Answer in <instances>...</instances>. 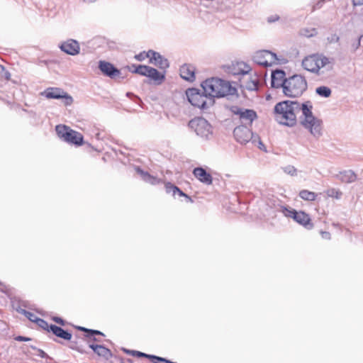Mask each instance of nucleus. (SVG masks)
<instances>
[{
    "mask_svg": "<svg viewBox=\"0 0 363 363\" xmlns=\"http://www.w3.org/2000/svg\"><path fill=\"white\" fill-rule=\"evenodd\" d=\"M313 105L310 101L300 104L298 101L285 100L277 103L274 108L279 123L294 127L297 123V114L301 112L300 123L311 135L319 138L322 135V121L313 116Z\"/></svg>",
    "mask_w": 363,
    "mask_h": 363,
    "instance_id": "obj_1",
    "label": "nucleus"
},
{
    "mask_svg": "<svg viewBox=\"0 0 363 363\" xmlns=\"http://www.w3.org/2000/svg\"><path fill=\"white\" fill-rule=\"evenodd\" d=\"M333 65V58H329L323 54L319 53L308 55L302 60L303 69L318 76H321L324 74V70H321V68H325L327 71H332Z\"/></svg>",
    "mask_w": 363,
    "mask_h": 363,
    "instance_id": "obj_2",
    "label": "nucleus"
},
{
    "mask_svg": "<svg viewBox=\"0 0 363 363\" xmlns=\"http://www.w3.org/2000/svg\"><path fill=\"white\" fill-rule=\"evenodd\" d=\"M307 88L306 78L301 74H294L287 78L282 92L285 96L298 98L307 90Z\"/></svg>",
    "mask_w": 363,
    "mask_h": 363,
    "instance_id": "obj_3",
    "label": "nucleus"
},
{
    "mask_svg": "<svg viewBox=\"0 0 363 363\" xmlns=\"http://www.w3.org/2000/svg\"><path fill=\"white\" fill-rule=\"evenodd\" d=\"M188 101L194 107H197L203 112L207 111L215 104V99L209 98L201 89L189 88L186 90Z\"/></svg>",
    "mask_w": 363,
    "mask_h": 363,
    "instance_id": "obj_4",
    "label": "nucleus"
},
{
    "mask_svg": "<svg viewBox=\"0 0 363 363\" xmlns=\"http://www.w3.org/2000/svg\"><path fill=\"white\" fill-rule=\"evenodd\" d=\"M188 127L201 140H211L213 138V128L211 124L203 117H195L188 123Z\"/></svg>",
    "mask_w": 363,
    "mask_h": 363,
    "instance_id": "obj_5",
    "label": "nucleus"
},
{
    "mask_svg": "<svg viewBox=\"0 0 363 363\" xmlns=\"http://www.w3.org/2000/svg\"><path fill=\"white\" fill-rule=\"evenodd\" d=\"M55 131L57 136L68 144L77 147L84 144V136L82 133L72 130L66 125L60 124L56 125Z\"/></svg>",
    "mask_w": 363,
    "mask_h": 363,
    "instance_id": "obj_6",
    "label": "nucleus"
},
{
    "mask_svg": "<svg viewBox=\"0 0 363 363\" xmlns=\"http://www.w3.org/2000/svg\"><path fill=\"white\" fill-rule=\"evenodd\" d=\"M281 212L286 217L291 218L299 225L303 226L307 230H311L313 228V223L311 222L310 216L304 211L291 208L287 206H281Z\"/></svg>",
    "mask_w": 363,
    "mask_h": 363,
    "instance_id": "obj_7",
    "label": "nucleus"
},
{
    "mask_svg": "<svg viewBox=\"0 0 363 363\" xmlns=\"http://www.w3.org/2000/svg\"><path fill=\"white\" fill-rule=\"evenodd\" d=\"M253 61L263 67H270L279 61L276 53L267 50L257 51L253 55Z\"/></svg>",
    "mask_w": 363,
    "mask_h": 363,
    "instance_id": "obj_8",
    "label": "nucleus"
},
{
    "mask_svg": "<svg viewBox=\"0 0 363 363\" xmlns=\"http://www.w3.org/2000/svg\"><path fill=\"white\" fill-rule=\"evenodd\" d=\"M47 99H62L65 106H70L73 103V98L62 89L58 87H48L41 93Z\"/></svg>",
    "mask_w": 363,
    "mask_h": 363,
    "instance_id": "obj_9",
    "label": "nucleus"
},
{
    "mask_svg": "<svg viewBox=\"0 0 363 363\" xmlns=\"http://www.w3.org/2000/svg\"><path fill=\"white\" fill-rule=\"evenodd\" d=\"M136 71L138 74L148 77L150 80H152L156 85L161 84L165 79V72H160L157 69L146 66H140Z\"/></svg>",
    "mask_w": 363,
    "mask_h": 363,
    "instance_id": "obj_10",
    "label": "nucleus"
},
{
    "mask_svg": "<svg viewBox=\"0 0 363 363\" xmlns=\"http://www.w3.org/2000/svg\"><path fill=\"white\" fill-rule=\"evenodd\" d=\"M231 111L235 114L239 116V118L243 125H251L252 122L257 119V114L256 111L252 109L242 108L237 106L231 107Z\"/></svg>",
    "mask_w": 363,
    "mask_h": 363,
    "instance_id": "obj_11",
    "label": "nucleus"
},
{
    "mask_svg": "<svg viewBox=\"0 0 363 363\" xmlns=\"http://www.w3.org/2000/svg\"><path fill=\"white\" fill-rule=\"evenodd\" d=\"M99 69L101 72V73L111 79H116V77H118L121 80L124 79V77H121V72L119 69L115 67L112 63L100 60L99 62Z\"/></svg>",
    "mask_w": 363,
    "mask_h": 363,
    "instance_id": "obj_12",
    "label": "nucleus"
},
{
    "mask_svg": "<svg viewBox=\"0 0 363 363\" xmlns=\"http://www.w3.org/2000/svg\"><path fill=\"white\" fill-rule=\"evenodd\" d=\"M219 83H221L219 78L212 77L207 79L201 83V90L205 92L208 97L215 99V98L218 97L217 91L218 90Z\"/></svg>",
    "mask_w": 363,
    "mask_h": 363,
    "instance_id": "obj_13",
    "label": "nucleus"
},
{
    "mask_svg": "<svg viewBox=\"0 0 363 363\" xmlns=\"http://www.w3.org/2000/svg\"><path fill=\"white\" fill-rule=\"evenodd\" d=\"M233 135L238 143L246 144L252 138V132L246 125H241L234 129Z\"/></svg>",
    "mask_w": 363,
    "mask_h": 363,
    "instance_id": "obj_14",
    "label": "nucleus"
},
{
    "mask_svg": "<svg viewBox=\"0 0 363 363\" xmlns=\"http://www.w3.org/2000/svg\"><path fill=\"white\" fill-rule=\"evenodd\" d=\"M286 72L281 69H277L272 72L271 86L274 89L281 88L282 91L286 82Z\"/></svg>",
    "mask_w": 363,
    "mask_h": 363,
    "instance_id": "obj_15",
    "label": "nucleus"
},
{
    "mask_svg": "<svg viewBox=\"0 0 363 363\" xmlns=\"http://www.w3.org/2000/svg\"><path fill=\"white\" fill-rule=\"evenodd\" d=\"M59 48L65 53L72 56L78 55L80 52L79 43L74 39H68L61 43Z\"/></svg>",
    "mask_w": 363,
    "mask_h": 363,
    "instance_id": "obj_16",
    "label": "nucleus"
},
{
    "mask_svg": "<svg viewBox=\"0 0 363 363\" xmlns=\"http://www.w3.org/2000/svg\"><path fill=\"white\" fill-rule=\"evenodd\" d=\"M149 53H151V57L149 60L150 63L153 64L165 72L166 69L169 67L168 60L153 50H149Z\"/></svg>",
    "mask_w": 363,
    "mask_h": 363,
    "instance_id": "obj_17",
    "label": "nucleus"
},
{
    "mask_svg": "<svg viewBox=\"0 0 363 363\" xmlns=\"http://www.w3.org/2000/svg\"><path fill=\"white\" fill-rule=\"evenodd\" d=\"M221 83H219L218 90L217 91L218 97H224L227 96H233L237 94L236 88L232 86V85L227 81L220 79Z\"/></svg>",
    "mask_w": 363,
    "mask_h": 363,
    "instance_id": "obj_18",
    "label": "nucleus"
},
{
    "mask_svg": "<svg viewBox=\"0 0 363 363\" xmlns=\"http://www.w3.org/2000/svg\"><path fill=\"white\" fill-rule=\"evenodd\" d=\"M193 174L196 179L205 184L209 185L213 182V177L211 174L207 172V171L201 167L194 168Z\"/></svg>",
    "mask_w": 363,
    "mask_h": 363,
    "instance_id": "obj_19",
    "label": "nucleus"
},
{
    "mask_svg": "<svg viewBox=\"0 0 363 363\" xmlns=\"http://www.w3.org/2000/svg\"><path fill=\"white\" fill-rule=\"evenodd\" d=\"M86 337L84 335V337H81L78 335H75L74 340H69V347L73 350H76L79 352L81 354L87 353V351L86 350V347L83 344L84 342H86Z\"/></svg>",
    "mask_w": 363,
    "mask_h": 363,
    "instance_id": "obj_20",
    "label": "nucleus"
},
{
    "mask_svg": "<svg viewBox=\"0 0 363 363\" xmlns=\"http://www.w3.org/2000/svg\"><path fill=\"white\" fill-rule=\"evenodd\" d=\"M195 67L190 64H184L179 69L180 76L182 79L188 82L195 80Z\"/></svg>",
    "mask_w": 363,
    "mask_h": 363,
    "instance_id": "obj_21",
    "label": "nucleus"
},
{
    "mask_svg": "<svg viewBox=\"0 0 363 363\" xmlns=\"http://www.w3.org/2000/svg\"><path fill=\"white\" fill-rule=\"evenodd\" d=\"M333 177L343 183H352L357 179V174L351 169L340 172Z\"/></svg>",
    "mask_w": 363,
    "mask_h": 363,
    "instance_id": "obj_22",
    "label": "nucleus"
},
{
    "mask_svg": "<svg viewBox=\"0 0 363 363\" xmlns=\"http://www.w3.org/2000/svg\"><path fill=\"white\" fill-rule=\"evenodd\" d=\"M50 330L57 337L67 341L72 340V334L68 330L63 329L62 327L50 324Z\"/></svg>",
    "mask_w": 363,
    "mask_h": 363,
    "instance_id": "obj_23",
    "label": "nucleus"
},
{
    "mask_svg": "<svg viewBox=\"0 0 363 363\" xmlns=\"http://www.w3.org/2000/svg\"><path fill=\"white\" fill-rule=\"evenodd\" d=\"M240 82V86L249 91H256L258 89L259 82L257 76H254V78L251 76L246 79L243 77Z\"/></svg>",
    "mask_w": 363,
    "mask_h": 363,
    "instance_id": "obj_24",
    "label": "nucleus"
},
{
    "mask_svg": "<svg viewBox=\"0 0 363 363\" xmlns=\"http://www.w3.org/2000/svg\"><path fill=\"white\" fill-rule=\"evenodd\" d=\"M136 172L141 176L142 179L147 183L155 185L160 182V179L156 177L150 175L147 172H145L140 167H136Z\"/></svg>",
    "mask_w": 363,
    "mask_h": 363,
    "instance_id": "obj_25",
    "label": "nucleus"
},
{
    "mask_svg": "<svg viewBox=\"0 0 363 363\" xmlns=\"http://www.w3.org/2000/svg\"><path fill=\"white\" fill-rule=\"evenodd\" d=\"M165 189L167 193L170 194L172 193L173 196H176L178 195L179 196H184L186 194L181 190L178 186L172 184L171 182H167L165 184Z\"/></svg>",
    "mask_w": 363,
    "mask_h": 363,
    "instance_id": "obj_26",
    "label": "nucleus"
},
{
    "mask_svg": "<svg viewBox=\"0 0 363 363\" xmlns=\"http://www.w3.org/2000/svg\"><path fill=\"white\" fill-rule=\"evenodd\" d=\"M298 195L303 200L308 201H315L317 197V194L315 192L306 189L301 190Z\"/></svg>",
    "mask_w": 363,
    "mask_h": 363,
    "instance_id": "obj_27",
    "label": "nucleus"
},
{
    "mask_svg": "<svg viewBox=\"0 0 363 363\" xmlns=\"http://www.w3.org/2000/svg\"><path fill=\"white\" fill-rule=\"evenodd\" d=\"M251 71V68L249 65L244 62H240L238 64V69L234 72L235 75H242L245 77V75L248 74V73Z\"/></svg>",
    "mask_w": 363,
    "mask_h": 363,
    "instance_id": "obj_28",
    "label": "nucleus"
},
{
    "mask_svg": "<svg viewBox=\"0 0 363 363\" xmlns=\"http://www.w3.org/2000/svg\"><path fill=\"white\" fill-rule=\"evenodd\" d=\"M96 354L106 359H109L113 356L111 351L102 345H99V350Z\"/></svg>",
    "mask_w": 363,
    "mask_h": 363,
    "instance_id": "obj_29",
    "label": "nucleus"
},
{
    "mask_svg": "<svg viewBox=\"0 0 363 363\" xmlns=\"http://www.w3.org/2000/svg\"><path fill=\"white\" fill-rule=\"evenodd\" d=\"M315 93L320 96L328 98L331 96L332 91L328 86H320L315 89Z\"/></svg>",
    "mask_w": 363,
    "mask_h": 363,
    "instance_id": "obj_30",
    "label": "nucleus"
},
{
    "mask_svg": "<svg viewBox=\"0 0 363 363\" xmlns=\"http://www.w3.org/2000/svg\"><path fill=\"white\" fill-rule=\"evenodd\" d=\"M131 354L133 356L137 357H145V358L150 359V361L151 360H157L158 358V356H156L154 354H146L143 352L136 351V350L131 351Z\"/></svg>",
    "mask_w": 363,
    "mask_h": 363,
    "instance_id": "obj_31",
    "label": "nucleus"
},
{
    "mask_svg": "<svg viewBox=\"0 0 363 363\" xmlns=\"http://www.w3.org/2000/svg\"><path fill=\"white\" fill-rule=\"evenodd\" d=\"M35 320H36L35 323L37 324V325L38 327H40V328L46 330L48 332H51L50 330V325H49L46 320H45L44 319H42L40 318H35Z\"/></svg>",
    "mask_w": 363,
    "mask_h": 363,
    "instance_id": "obj_32",
    "label": "nucleus"
},
{
    "mask_svg": "<svg viewBox=\"0 0 363 363\" xmlns=\"http://www.w3.org/2000/svg\"><path fill=\"white\" fill-rule=\"evenodd\" d=\"M326 194H327L328 196L335 198L337 199H340V197L342 194V193L340 190L334 189V188L328 189L326 191Z\"/></svg>",
    "mask_w": 363,
    "mask_h": 363,
    "instance_id": "obj_33",
    "label": "nucleus"
},
{
    "mask_svg": "<svg viewBox=\"0 0 363 363\" xmlns=\"http://www.w3.org/2000/svg\"><path fill=\"white\" fill-rule=\"evenodd\" d=\"M30 347L32 350H36L37 351L36 355L39 356L40 357L44 358V359H50V360L52 359V358L46 352H45L43 350L39 349V348H38L35 346L32 345H30Z\"/></svg>",
    "mask_w": 363,
    "mask_h": 363,
    "instance_id": "obj_34",
    "label": "nucleus"
},
{
    "mask_svg": "<svg viewBox=\"0 0 363 363\" xmlns=\"http://www.w3.org/2000/svg\"><path fill=\"white\" fill-rule=\"evenodd\" d=\"M151 53H149V50L147 52L143 51L138 55H135V59L138 61L142 62L145 60L146 58L150 59Z\"/></svg>",
    "mask_w": 363,
    "mask_h": 363,
    "instance_id": "obj_35",
    "label": "nucleus"
},
{
    "mask_svg": "<svg viewBox=\"0 0 363 363\" xmlns=\"http://www.w3.org/2000/svg\"><path fill=\"white\" fill-rule=\"evenodd\" d=\"M284 172L291 176H295L297 173V169L292 165H287L283 168Z\"/></svg>",
    "mask_w": 363,
    "mask_h": 363,
    "instance_id": "obj_36",
    "label": "nucleus"
},
{
    "mask_svg": "<svg viewBox=\"0 0 363 363\" xmlns=\"http://www.w3.org/2000/svg\"><path fill=\"white\" fill-rule=\"evenodd\" d=\"M89 331V335H84L85 337L86 338H91V337L96 336V335H101L104 336V334L97 330L90 329Z\"/></svg>",
    "mask_w": 363,
    "mask_h": 363,
    "instance_id": "obj_37",
    "label": "nucleus"
},
{
    "mask_svg": "<svg viewBox=\"0 0 363 363\" xmlns=\"http://www.w3.org/2000/svg\"><path fill=\"white\" fill-rule=\"evenodd\" d=\"M327 41L329 43H336L340 41V37L337 34L334 33L327 38Z\"/></svg>",
    "mask_w": 363,
    "mask_h": 363,
    "instance_id": "obj_38",
    "label": "nucleus"
},
{
    "mask_svg": "<svg viewBox=\"0 0 363 363\" xmlns=\"http://www.w3.org/2000/svg\"><path fill=\"white\" fill-rule=\"evenodd\" d=\"M52 320L54 322H55L56 323H57V324H59V325H62V326H64V325H65V324H66V321H65L64 319H62V318L58 317V316H54V317H52Z\"/></svg>",
    "mask_w": 363,
    "mask_h": 363,
    "instance_id": "obj_39",
    "label": "nucleus"
},
{
    "mask_svg": "<svg viewBox=\"0 0 363 363\" xmlns=\"http://www.w3.org/2000/svg\"><path fill=\"white\" fill-rule=\"evenodd\" d=\"M362 38V35H359L357 38V40L352 44V48L354 49V51L357 50L359 48Z\"/></svg>",
    "mask_w": 363,
    "mask_h": 363,
    "instance_id": "obj_40",
    "label": "nucleus"
},
{
    "mask_svg": "<svg viewBox=\"0 0 363 363\" xmlns=\"http://www.w3.org/2000/svg\"><path fill=\"white\" fill-rule=\"evenodd\" d=\"M14 340L16 341H18V342H28V341H30L31 338L25 337V336H22V335H17L14 337Z\"/></svg>",
    "mask_w": 363,
    "mask_h": 363,
    "instance_id": "obj_41",
    "label": "nucleus"
},
{
    "mask_svg": "<svg viewBox=\"0 0 363 363\" xmlns=\"http://www.w3.org/2000/svg\"><path fill=\"white\" fill-rule=\"evenodd\" d=\"M86 342L87 344H89V347L90 349H91L94 353H96V352L99 350V347L100 345L90 343L89 340H86Z\"/></svg>",
    "mask_w": 363,
    "mask_h": 363,
    "instance_id": "obj_42",
    "label": "nucleus"
},
{
    "mask_svg": "<svg viewBox=\"0 0 363 363\" xmlns=\"http://www.w3.org/2000/svg\"><path fill=\"white\" fill-rule=\"evenodd\" d=\"M140 66H145V65H135L133 64L131 67H128L129 71H130L132 73L138 74V72L136 71V69L140 67Z\"/></svg>",
    "mask_w": 363,
    "mask_h": 363,
    "instance_id": "obj_43",
    "label": "nucleus"
},
{
    "mask_svg": "<svg viewBox=\"0 0 363 363\" xmlns=\"http://www.w3.org/2000/svg\"><path fill=\"white\" fill-rule=\"evenodd\" d=\"M26 317L31 322H33L35 323L36 320H35V318H38V317H37L34 313H33L32 312H30L28 311V314L26 315Z\"/></svg>",
    "mask_w": 363,
    "mask_h": 363,
    "instance_id": "obj_44",
    "label": "nucleus"
},
{
    "mask_svg": "<svg viewBox=\"0 0 363 363\" xmlns=\"http://www.w3.org/2000/svg\"><path fill=\"white\" fill-rule=\"evenodd\" d=\"M256 138H257V140H258V147L261 150L267 151L266 150V147L264 145V143L262 142V140H261L260 138L259 137V135H256Z\"/></svg>",
    "mask_w": 363,
    "mask_h": 363,
    "instance_id": "obj_45",
    "label": "nucleus"
},
{
    "mask_svg": "<svg viewBox=\"0 0 363 363\" xmlns=\"http://www.w3.org/2000/svg\"><path fill=\"white\" fill-rule=\"evenodd\" d=\"M324 4V0H320L318 1L313 6L312 11H315L316 9H320Z\"/></svg>",
    "mask_w": 363,
    "mask_h": 363,
    "instance_id": "obj_46",
    "label": "nucleus"
},
{
    "mask_svg": "<svg viewBox=\"0 0 363 363\" xmlns=\"http://www.w3.org/2000/svg\"><path fill=\"white\" fill-rule=\"evenodd\" d=\"M279 19V16L277 15L271 16L267 18V22L268 23H274Z\"/></svg>",
    "mask_w": 363,
    "mask_h": 363,
    "instance_id": "obj_47",
    "label": "nucleus"
},
{
    "mask_svg": "<svg viewBox=\"0 0 363 363\" xmlns=\"http://www.w3.org/2000/svg\"><path fill=\"white\" fill-rule=\"evenodd\" d=\"M321 236L323 239L330 240L331 238V235L328 231H321Z\"/></svg>",
    "mask_w": 363,
    "mask_h": 363,
    "instance_id": "obj_48",
    "label": "nucleus"
},
{
    "mask_svg": "<svg viewBox=\"0 0 363 363\" xmlns=\"http://www.w3.org/2000/svg\"><path fill=\"white\" fill-rule=\"evenodd\" d=\"M1 76L2 77H4L5 79H6V80H9V79H10V78H11V73H10L8 70H6V71H5L4 72H3V73L1 74Z\"/></svg>",
    "mask_w": 363,
    "mask_h": 363,
    "instance_id": "obj_49",
    "label": "nucleus"
},
{
    "mask_svg": "<svg viewBox=\"0 0 363 363\" xmlns=\"http://www.w3.org/2000/svg\"><path fill=\"white\" fill-rule=\"evenodd\" d=\"M76 328L79 330L85 333V335H89V331L90 329L82 327V326H77Z\"/></svg>",
    "mask_w": 363,
    "mask_h": 363,
    "instance_id": "obj_50",
    "label": "nucleus"
},
{
    "mask_svg": "<svg viewBox=\"0 0 363 363\" xmlns=\"http://www.w3.org/2000/svg\"><path fill=\"white\" fill-rule=\"evenodd\" d=\"M127 96H133L135 99V101L136 103H138V102H142L141 99H140L138 96H137L134 95V94H132V93L128 92V93H127Z\"/></svg>",
    "mask_w": 363,
    "mask_h": 363,
    "instance_id": "obj_51",
    "label": "nucleus"
},
{
    "mask_svg": "<svg viewBox=\"0 0 363 363\" xmlns=\"http://www.w3.org/2000/svg\"><path fill=\"white\" fill-rule=\"evenodd\" d=\"M157 360L162 361L164 363H176V362H172V361H170V360H169V359H167L166 358L161 357H159V356H158Z\"/></svg>",
    "mask_w": 363,
    "mask_h": 363,
    "instance_id": "obj_52",
    "label": "nucleus"
},
{
    "mask_svg": "<svg viewBox=\"0 0 363 363\" xmlns=\"http://www.w3.org/2000/svg\"><path fill=\"white\" fill-rule=\"evenodd\" d=\"M354 6H362L363 5V0H352Z\"/></svg>",
    "mask_w": 363,
    "mask_h": 363,
    "instance_id": "obj_53",
    "label": "nucleus"
},
{
    "mask_svg": "<svg viewBox=\"0 0 363 363\" xmlns=\"http://www.w3.org/2000/svg\"><path fill=\"white\" fill-rule=\"evenodd\" d=\"M256 135H255V134L252 133V138L250 140V141H251L253 144H256L257 143H258V140H257V138H256Z\"/></svg>",
    "mask_w": 363,
    "mask_h": 363,
    "instance_id": "obj_54",
    "label": "nucleus"
},
{
    "mask_svg": "<svg viewBox=\"0 0 363 363\" xmlns=\"http://www.w3.org/2000/svg\"><path fill=\"white\" fill-rule=\"evenodd\" d=\"M20 313L24 315L25 316L28 314V311H26V309H22V308H20V309H18L17 310Z\"/></svg>",
    "mask_w": 363,
    "mask_h": 363,
    "instance_id": "obj_55",
    "label": "nucleus"
},
{
    "mask_svg": "<svg viewBox=\"0 0 363 363\" xmlns=\"http://www.w3.org/2000/svg\"><path fill=\"white\" fill-rule=\"evenodd\" d=\"M184 197L186 199V202H190V203L193 202L192 199L189 195H187L186 194V196H184Z\"/></svg>",
    "mask_w": 363,
    "mask_h": 363,
    "instance_id": "obj_56",
    "label": "nucleus"
},
{
    "mask_svg": "<svg viewBox=\"0 0 363 363\" xmlns=\"http://www.w3.org/2000/svg\"><path fill=\"white\" fill-rule=\"evenodd\" d=\"M88 339L90 340H92L94 342H101V340L96 338L95 336L91 337V338H88Z\"/></svg>",
    "mask_w": 363,
    "mask_h": 363,
    "instance_id": "obj_57",
    "label": "nucleus"
},
{
    "mask_svg": "<svg viewBox=\"0 0 363 363\" xmlns=\"http://www.w3.org/2000/svg\"><path fill=\"white\" fill-rule=\"evenodd\" d=\"M6 71V68L4 66L0 65V75Z\"/></svg>",
    "mask_w": 363,
    "mask_h": 363,
    "instance_id": "obj_58",
    "label": "nucleus"
},
{
    "mask_svg": "<svg viewBox=\"0 0 363 363\" xmlns=\"http://www.w3.org/2000/svg\"><path fill=\"white\" fill-rule=\"evenodd\" d=\"M123 351H124L125 352H126L127 354H131V351H132V350H127V349H123Z\"/></svg>",
    "mask_w": 363,
    "mask_h": 363,
    "instance_id": "obj_59",
    "label": "nucleus"
},
{
    "mask_svg": "<svg viewBox=\"0 0 363 363\" xmlns=\"http://www.w3.org/2000/svg\"><path fill=\"white\" fill-rule=\"evenodd\" d=\"M128 362H130V363H132V362H133V361H132V359H128Z\"/></svg>",
    "mask_w": 363,
    "mask_h": 363,
    "instance_id": "obj_60",
    "label": "nucleus"
}]
</instances>
